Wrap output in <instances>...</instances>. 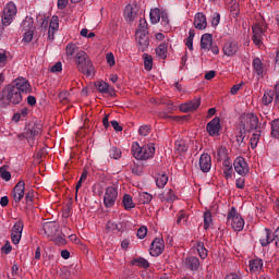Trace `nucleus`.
<instances>
[{
	"label": "nucleus",
	"mask_w": 279,
	"mask_h": 279,
	"mask_svg": "<svg viewBox=\"0 0 279 279\" xmlns=\"http://www.w3.org/2000/svg\"><path fill=\"white\" fill-rule=\"evenodd\" d=\"M274 97H276V93L274 90L265 92L262 102L264 106H269L270 104H274Z\"/></svg>",
	"instance_id": "nucleus-30"
},
{
	"label": "nucleus",
	"mask_w": 279,
	"mask_h": 279,
	"mask_svg": "<svg viewBox=\"0 0 279 279\" xmlns=\"http://www.w3.org/2000/svg\"><path fill=\"white\" fill-rule=\"evenodd\" d=\"M132 265H136L137 267H142L143 269H148L149 262L143 257H137L133 259Z\"/></svg>",
	"instance_id": "nucleus-36"
},
{
	"label": "nucleus",
	"mask_w": 279,
	"mask_h": 279,
	"mask_svg": "<svg viewBox=\"0 0 279 279\" xmlns=\"http://www.w3.org/2000/svg\"><path fill=\"white\" fill-rule=\"evenodd\" d=\"M165 252V240L162 238H155L150 244V256H160Z\"/></svg>",
	"instance_id": "nucleus-12"
},
{
	"label": "nucleus",
	"mask_w": 279,
	"mask_h": 279,
	"mask_svg": "<svg viewBox=\"0 0 279 279\" xmlns=\"http://www.w3.org/2000/svg\"><path fill=\"white\" fill-rule=\"evenodd\" d=\"M135 36H136V40L138 43V50L140 51H147V49L149 47V35H148V33L136 32Z\"/></svg>",
	"instance_id": "nucleus-16"
},
{
	"label": "nucleus",
	"mask_w": 279,
	"mask_h": 279,
	"mask_svg": "<svg viewBox=\"0 0 279 279\" xmlns=\"http://www.w3.org/2000/svg\"><path fill=\"white\" fill-rule=\"evenodd\" d=\"M210 47H213V35L204 34L201 38V49H204V51H210Z\"/></svg>",
	"instance_id": "nucleus-25"
},
{
	"label": "nucleus",
	"mask_w": 279,
	"mask_h": 279,
	"mask_svg": "<svg viewBox=\"0 0 279 279\" xmlns=\"http://www.w3.org/2000/svg\"><path fill=\"white\" fill-rule=\"evenodd\" d=\"M227 225L234 230V232H241L245 228V220L236 210V207H232L227 215Z\"/></svg>",
	"instance_id": "nucleus-5"
},
{
	"label": "nucleus",
	"mask_w": 279,
	"mask_h": 279,
	"mask_svg": "<svg viewBox=\"0 0 279 279\" xmlns=\"http://www.w3.org/2000/svg\"><path fill=\"white\" fill-rule=\"evenodd\" d=\"M160 9H153L150 10L149 16H150V23L153 25H156L157 23H160Z\"/></svg>",
	"instance_id": "nucleus-34"
},
{
	"label": "nucleus",
	"mask_w": 279,
	"mask_h": 279,
	"mask_svg": "<svg viewBox=\"0 0 279 279\" xmlns=\"http://www.w3.org/2000/svg\"><path fill=\"white\" fill-rule=\"evenodd\" d=\"M248 269L251 274H259L263 271V259L255 258L248 262Z\"/></svg>",
	"instance_id": "nucleus-24"
},
{
	"label": "nucleus",
	"mask_w": 279,
	"mask_h": 279,
	"mask_svg": "<svg viewBox=\"0 0 279 279\" xmlns=\"http://www.w3.org/2000/svg\"><path fill=\"white\" fill-rule=\"evenodd\" d=\"M252 40L256 47L263 46V40L267 36V23L264 20L256 21L252 26Z\"/></svg>",
	"instance_id": "nucleus-4"
},
{
	"label": "nucleus",
	"mask_w": 279,
	"mask_h": 279,
	"mask_svg": "<svg viewBox=\"0 0 279 279\" xmlns=\"http://www.w3.org/2000/svg\"><path fill=\"white\" fill-rule=\"evenodd\" d=\"M109 156L113 158V160H119V158H121V149L111 147L109 150Z\"/></svg>",
	"instance_id": "nucleus-44"
},
{
	"label": "nucleus",
	"mask_w": 279,
	"mask_h": 279,
	"mask_svg": "<svg viewBox=\"0 0 279 279\" xmlns=\"http://www.w3.org/2000/svg\"><path fill=\"white\" fill-rule=\"evenodd\" d=\"M151 132V128L149 125H142L138 129V134L141 136H147Z\"/></svg>",
	"instance_id": "nucleus-51"
},
{
	"label": "nucleus",
	"mask_w": 279,
	"mask_h": 279,
	"mask_svg": "<svg viewBox=\"0 0 279 279\" xmlns=\"http://www.w3.org/2000/svg\"><path fill=\"white\" fill-rule=\"evenodd\" d=\"M132 154L136 160H149V158H154L156 147L151 143L141 147V145L135 142L132 145Z\"/></svg>",
	"instance_id": "nucleus-3"
},
{
	"label": "nucleus",
	"mask_w": 279,
	"mask_h": 279,
	"mask_svg": "<svg viewBox=\"0 0 279 279\" xmlns=\"http://www.w3.org/2000/svg\"><path fill=\"white\" fill-rule=\"evenodd\" d=\"M136 32H141V34H148L147 31V20L145 19H140V24H138V28Z\"/></svg>",
	"instance_id": "nucleus-42"
},
{
	"label": "nucleus",
	"mask_w": 279,
	"mask_h": 279,
	"mask_svg": "<svg viewBox=\"0 0 279 279\" xmlns=\"http://www.w3.org/2000/svg\"><path fill=\"white\" fill-rule=\"evenodd\" d=\"M174 149L175 151H179V154H184L189 151V146H186V142L184 140H178L174 143Z\"/></svg>",
	"instance_id": "nucleus-32"
},
{
	"label": "nucleus",
	"mask_w": 279,
	"mask_h": 279,
	"mask_svg": "<svg viewBox=\"0 0 279 279\" xmlns=\"http://www.w3.org/2000/svg\"><path fill=\"white\" fill-rule=\"evenodd\" d=\"M160 19H161V24L169 25V15L167 13L162 12L160 15Z\"/></svg>",
	"instance_id": "nucleus-62"
},
{
	"label": "nucleus",
	"mask_w": 279,
	"mask_h": 279,
	"mask_svg": "<svg viewBox=\"0 0 279 279\" xmlns=\"http://www.w3.org/2000/svg\"><path fill=\"white\" fill-rule=\"evenodd\" d=\"M144 68L146 71H151L154 66V59L150 54L144 53Z\"/></svg>",
	"instance_id": "nucleus-37"
},
{
	"label": "nucleus",
	"mask_w": 279,
	"mask_h": 279,
	"mask_svg": "<svg viewBox=\"0 0 279 279\" xmlns=\"http://www.w3.org/2000/svg\"><path fill=\"white\" fill-rule=\"evenodd\" d=\"M194 27L201 31L208 27V22L206 21V15H204V13H196L194 17Z\"/></svg>",
	"instance_id": "nucleus-23"
},
{
	"label": "nucleus",
	"mask_w": 279,
	"mask_h": 279,
	"mask_svg": "<svg viewBox=\"0 0 279 279\" xmlns=\"http://www.w3.org/2000/svg\"><path fill=\"white\" fill-rule=\"evenodd\" d=\"M275 106L279 108V85H276Z\"/></svg>",
	"instance_id": "nucleus-64"
},
{
	"label": "nucleus",
	"mask_w": 279,
	"mask_h": 279,
	"mask_svg": "<svg viewBox=\"0 0 279 279\" xmlns=\"http://www.w3.org/2000/svg\"><path fill=\"white\" fill-rule=\"evenodd\" d=\"M253 71L258 77H265V64L260 58H255L252 63Z\"/></svg>",
	"instance_id": "nucleus-21"
},
{
	"label": "nucleus",
	"mask_w": 279,
	"mask_h": 279,
	"mask_svg": "<svg viewBox=\"0 0 279 279\" xmlns=\"http://www.w3.org/2000/svg\"><path fill=\"white\" fill-rule=\"evenodd\" d=\"M178 197L175 196V193H173V190H168L166 193V202L169 204H173Z\"/></svg>",
	"instance_id": "nucleus-46"
},
{
	"label": "nucleus",
	"mask_w": 279,
	"mask_h": 279,
	"mask_svg": "<svg viewBox=\"0 0 279 279\" xmlns=\"http://www.w3.org/2000/svg\"><path fill=\"white\" fill-rule=\"evenodd\" d=\"M106 60L107 64H109L110 66H114V64H117V61L114 60V53L112 52H108L106 54Z\"/></svg>",
	"instance_id": "nucleus-52"
},
{
	"label": "nucleus",
	"mask_w": 279,
	"mask_h": 279,
	"mask_svg": "<svg viewBox=\"0 0 279 279\" xmlns=\"http://www.w3.org/2000/svg\"><path fill=\"white\" fill-rule=\"evenodd\" d=\"M223 170V175L226 178V180H230V178H232V166H227V168H222Z\"/></svg>",
	"instance_id": "nucleus-53"
},
{
	"label": "nucleus",
	"mask_w": 279,
	"mask_h": 279,
	"mask_svg": "<svg viewBox=\"0 0 279 279\" xmlns=\"http://www.w3.org/2000/svg\"><path fill=\"white\" fill-rule=\"evenodd\" d=\"M245 83L241 82L239 84H235L231 87V95H236L239 93V90H241V87L244 85Z\"/></svg>",
	"instance_id": "nucleus-57"
},
{
	"label": "nucleus",
	"mask_w": 279,
	"mask_h": 279,
	"mask_svg": "<svg viewBox=\"0 0 279 279\" xmlns=\"http://www.w3.org/2000/svg\"><path fill=\"white\" fill-rule=\"evenodd\" d=\"M199 167L203 173H208V171H210L213 167V159L210 158V155L208 154L201 155Z\"/></svg>",
	"instance_id": "nucleus-19"
},
{
	"label": "nucleus",
	"mask_w": 279,
	"mask_h": 279,
	"mask_svg": "<svg viewBox=\"0 0 279 279\" xmlns=\"http://www.w3.org/2000/svg\"><path fill=\"white\" fill-rule=\"evenodd\" d=\"M21 27L24 32H29L31 29H36L34 26V19L31 16H26L25 20L22 22Z\"/></svg>",
	"instance_id": "nucleus-29"
},
{
	"label": "nucleus",
	"mask_w": 279,
	"mask_h": 279,
	"mask_svg": "<svg viewBox=\"0 0 279 279\" xmlns=\"http://www.w3.org/2000/svg\"><path fill=\"white\" fill-rule=\"evenodd\" d=\"M44 233L46 236H56L60 231V226L56 222H45L43 227Z\"/></svg>",
	"instance_id": "nucleus-20"
},
{
	"label": "nucleus",
	"mask_w": 279,
	"mask_h": 279,
	"mask_svg": "<svg viewBox=\"0 0 279 279\" xmlns=\"http://www.w3.org/2000/svg\"><path fill=\"white\" fill-rule=\"evenodd\" d=\"M16 16V4L9 2L3 9L2 24L8 26L12 23V20Z\"/></svg>",
	"instance_id": "nucleus-9"
},
{
	"label": "nucleus",
	"mask_w": 279,
	"mask_h": 279,
	"mask_svg": "<svg viewBox=\"0 0 279 279\" xmlns=\"http://www.w3.org/2000/svg\"><path fill=\"white\" fill-rule=\"evenodd\" d=\"M147 236V227H141L137 230V238L138 239H145Z\"/></svg>",
	"instance_id": "nucleus-54"
},
{
	"label": "nucleus",
	"mask_w": 279,
	"mask_h": 279,
	"mask_svg": "<svg viewBox=\"0 0 279 279\" xmlns=\"http://www.w3.org/2000/svg\"><path fill=\"white\" fill-rule=\"evenodd\" d=\"M234 171L238 175H247L250 173V166L247 165V161H245V158L243 157H236L233 161Z\"/></svg>",
	"instance_id": "nucleus-10"
},
{
	"label": "nucleus",
	"mask_w": 279,
	"mask_h": 279,
	"mask_svg": "<svg viewBox=\"0 0 279 279\" xmlns=\"http://www.w3.org/2000/svg\"><path fill=\"white\" fill-rule=\"evenodd\" d=\"M58 27H60L59 19L58 16H52L49 25V28L52 29V34H56V32H58Z\"/></svg>",
	"instance_id": "nucleus-43"
},
{
	"label": "nucleus",
	"mask_w": 279,
	"mask_h": 279,
	"mask_svg": "<svg viewBox=\"0 0 279 279\" xmlns=\"http://www.w3.org/2000/svg\"><path fill=\"white\" fill-rule=\"evenodd\" d=\"M23 221H17L14 223L11 230V241L14 245H19L21 243V239L23 236Z\"/></svg>",
	"instance_id": "nucleus-11"
},
{
	"label": "nucleus",
	"mask_w": 279,
	"mask_h": 279,
	"mask_svg": "<svg viewBox=\"0 0 279 279\" xmlns=\"http://www.w3.org/2000/svg\"><path fill=\"white\" fill-rule=\"evenodd\" d=\"M245 132H247L246 130L243 131V128H241L240 130V134L236 136V142L241 145V143H243V141H245Z\"/></svg>",
	"instance_id": "nucleus-58"
},
{
	"label": "nucleus",
	"mask_w": 279,
	"mask_h": 279,
	"mask_svg": "<svg viewBox=\"0 0 279 279\" xmlns=\"http://www.w3.org/2000/svg\"><path fill=\"white\" fill-rule=\"evenodd\" d=\"M240 47L239 41L229 40L223 45L222 51L225 56L232 57L239 53Z\"/></svg>",
	"instance_id": "nucleus-15"
},
{
	"label": "nucleus",
	"mask_w": 279,
	"mask_h": 279,
	"mask_svg": "<svg viewBox=\"0 0 279 279\" xmlns=\"http://www.w3.org/2000/svg\"><path fill=\"white\" fill-rule=\"evenodd\" d=\"M98 93L108 94L110 93V85L104 81L96 84Z\"/></svg>",
	"instance_id": "nucleus-40"
},
{
	"label": "nucleus",
	"mask_w": 279,
	"mask_h": 279,
	"mask_svg": "<svg viewBox=\"0 0 279 279\" xmlns=\"http://www.w3.org/2000/svg\"><path fill=\"white\" fill-rule=\"evenodd\" d=\"M260 138V133H254L251 137V147L252 149H255L258 145V141Z\"/></svg>",
	"instance_id": "nucleus-48"
},
{
	"label": "nucleus",
	"mask_w": 279,
	"mask_h": 279,
	"mask_svg": "<svg viewBox=\"0 0 279 279\" xmlns=\"http://www.w3.org/2000/svg\"><path fill=\"white\" fill-rule=\"evenodd\" d=\"M221 21V15L217 12L213 13L211 15V25L213 27H217Z\"/></svg>",
	"instance_id": "nucleus-50"
},
{
	"label": "nucleus",
	"mask_w": 279,
	"mask_h": 279,
	"mask_svg": "<svg viewBox=\"0 0 279 279\" xmlns=\"http://www.w3.org/2000/svg\"><path fill=\"white\" fill-rule=\"evenodd\" d=\"M195 38V29L189 31V37L185 39V45L190 51H193V39Z\"/></svg>",
	"instance_id": "nucleus-39"
},
{
	"label": "nucleus",
	"mask_w": 279,
	"mask_h": 279,
	"mask_svg": "<svg viewBox=\"0 0 279 279\" xmlns=\"http://www.w3.org/2000/svg\"><path fill=\"white\" fill-rule=\"evenodd\" d=\"M199 106H202V98H194L193 100L182 104L180 110L181 112H193L199 108Z\"/></svg>",
	"instance_id": "nucleus-17"
},
{
	"label": "nucleus",
	"mask_w": 279,
	"mask_h": 279,
	"mask_svg": "<svg viewBox=\"0 0 279 279\" xmlns=\"http://www.w3.org/2000/svg\"><path fill=\"white\" fill-rule=\"evenodd\" d=\"M5 64H8V54L0 52V66H5Z\"/></svg>",
	"instance_id": "nucleus-60"
},
{
	"label": "nucleus",
	"mask_w": 279,
	"mask_h": 279,
	"mask_svg": "<svg viewBox=\"0 0 279 279\" xmlns=\"http://www.w3.org/2000/svg\"><path fill=\"white\" fill-rule=\"evenodd\" d=\"M206 130L209 136H219V132H221V119L219 117L214 118L207 123Z\"/></svg>",
	"instance_id": "nucleus-13"
},
{
	"label": "nucleus",
	"mask_w": 279,
	"mask_h": 279,
	"mask_svg": "<svg viewBox=\"0 0 279 279\" xmlns=\"http://www.w3.org/2000/svg\"><path fill=\"white\" fill-rule=\"evenodd\" d=\"M40 134H43V123L35 122L33 125L28 124L25 128L23 136L24 138H27V141H34V138H38Z\"/></svg>",
	"instance_id": "nucleus-8"
},
{
	"label": "nucleus",
	"mask_w": 279,
	"mask_h": 279,
	"mask_svg": "<svg viewBox=\"0 0 279 279\" xmlns=\"http://www.w3.org/2000/svg\"><path fill=\"white\" fill-rule=\"evenodd\" d=\"M155 182L158 189H165V186H167V182H169V175L165 172H159L155 177Z\"/></svg>",
	"instance_id": "nucleus-26"
},
{
	"label": "nucleus",
	"mask_w": 279,
	"mask_h": 279,
	"mask_svg": "<svg viewBox=\"0 0 279 279\" xmlns=\"http://www.w3.org/2000/svg\"><path fill=\"white\" fill-rule=\"evenodd\" d=\"M138 16V7L128 4L124 9V19L128 23H132Z\"/></svg>",
	"instance_id": "nucleus-18"
},
{
	"label": "nucleus",
	"mask_w": 279,
	"mask_h": 279,
	"mask_svg": "<svg viewBox=\"0 0 279 279\" xmlns=\"http://www.w3.org/2000/svg\"><path fill=\"white\" fill-rule=\"evenodd\" d=\"M32 40H34V29L25 31L23 41L32 43Z\"/></svg>",
	"instance_id": "nucleus-47"
},
{
	"label": "nucleus",
	"mask_w": 279,
	"mask_h": 279,
	"mask_svg": "<svg viewBox=\"0 0 279 279\" xmlns=\"http://www.w3.org/2000/svg\"><path fill=\"white\" fill-rule=\"evenodd\" d=\"M240 128H242L243 131H247V129L258 130V117H256L254 113H246L245 116H242Z\"/></svg>",
	"instance_id": "nucleus-6"
},
{
	"label": "nucleus",
	"mask_w": 279,
	"mask_h": 279,
	"mask_svg": "<svg viewBox=\"0 0 279 279\" xmlns=\"http://www.w3.org/2000/svg\"><path fill=\"white\" fill-rule=\"evenodd\" d=\"M76 69L87 77L95 75V65L85 51H80L75 56Z\"/></svg>",
	"instance_id": "nucleus-2"
},
{
	"label": "nucleus",
	"mask_w": 279,
	"mask_h": 279,
	"mask_svg": "<svg viewBox=\"0 0 279 279\" xmlns=\"http://www.w3.org/2000/svg\"><path fill=\"white\" fill-rule=\"evenodd\" d=\"M0 178L5 182H10L12 180V173L5 169V166L0 167Z\"/></svg>",
	"instance_id": "nucleus-41"
},
{
	"label": "nucleus",
	"mask_w": 279,
	"mask_h": 279,
	"mask_svg": "<svg viewBox=\"0 0 279 279\" xmlns=\"http://www.w3.org/2000/svg\"><path fill=\"white\" fill-rule=\"evenodd\" d=\"M213 226V213L205 211L204 213V228L205 230H208Z\"/></svg>",
	"instance_id": "nucleus-38"
},
{
	"label": "nucleus",
	"mask_w": 279,
	"mask_h": 279,
	"mask_svg": "<svg viewBox=\"0 0 279 279\" xmlns=\"http://www.w3.org/2000/svg\"><path fill=\"white\" fill-rule=\"evenodd\" d=\"M196 250L202 260H205V258H208V250L206 248V246H204V242H197Z\"/></svg>",
	"instance_id": "nucleus-31"
},
{
	"label": "nucleus",
	"mask_w": 279,
	"mask_h": 279,
	"mask_svg": "<svg viewBox=\"0 0 279 279\" xmlns=\"http://www.w3.org/2000/svg\"><path fill=\"white\" fill-rule=\"evenodd\" d=\"M122 204H123V208L126 210H132V208H136V204H134V199L130 194H124L122 198Z\"/></svg>",
	"instance_id": "nucleus-28"
},
{
	"label": "nucleus",
	"mask_w": 279,
	"mask_h": 279,
	"mask_svg": "<svg viewBox=\"0 0 279 279\" xmlns=\"http://www.w3.org/2000/svg\"><path fill=\"white\" fill-rule=\"evenodd\" d=\"M119 230V225L112 220H109L106 225V232H114Z\"/></svg>",
	"instance_id": "nucleus-45"
},
{
	"label": "nucleus",
	"mask_w": 279,
	"mask_h": 279,
	"mask_svg": "<svg viewBox=\"0 0 279 279\" xmlns=\"http://www.w3.org/2000/svg\"><path fill=\"white\" fill-rule=\"evenodd\" d=\"M271 128V136L272 138H277L279 141V119H275L270 122Z\"/></svg>",
	"instance_id": "nucleus-33"
},
{
	"label": "nucleus",
	"mask_w": 279,
	"mask_h": 279,
	"mask_svg": "<svg viewBox=\"0 0 279 279\" xmlns=\"http://www.w3.org/2000/svg\"><path fill=\"white\" fill-rule=\"evenodd\" d=\"M202 264L199 263V258L195 256H190L185 258V267L190 269V271H198Z\"/></svg>",
	"instance_id": "nucleus-22"
},
{
	"label": "nucleus",
	"mask_w": 279,
	"mask_h": 279,
	"mask_svg": "<svg viewBox=\"0 0 279 279\" xmlns=\"http://www.w3.org/2000/svg\"><path fill=\"white\" fill-rule=\"evenodd\" d=\"M75 49H77V46H75V44H69L66 46V54L73 56L75 53Z\"/></svg>",
	"instance_id": "nucleus-55"
},
{
	"label": "nucleus",
	"mask_w": 279,
	"mask_h": 279,
	"mask_svg": "<svg viewBox=\"0 0 279 279\" xmlns=\"http://www.w3.org/2000/svg\"><path fill=\"white\" fill-rule=\"evenodd\" d=\"M236 189H245V179L239 178L235 180Z\"/></svg>",
	"instance_id": "nucleus-61"
},
{
	"label": "nucleus",
	"mask_w": 279,
	"mask_h": 279,
	"mask_svg": "<svg viewBox=\"0 0 279 279\" xmlns=\"http://www.w3.org/2000/svg\"><path fill=\"white\" fill-rule=\"evenodd\" d=\"M35 198H36V193L34 192V190L26 192L25 194L26 204L34 203Z\"/></svg>",
	"instance_id": "nucleus-49"
},
{
	"label": "nucleus",
	"mask_w": 279,
	"mask_h": 279,
	"mask_svg": "<svg viewBox=\"0 0 279 279\" xmlns=\"http://www.w3.org/2000/svg\"><path fill=\"white\" fill-rule=\"evenodd\" d=\"M27 90H29V82L16 80L14 84H9L3 88L0 99L13 104V106H19L23 101V93H27Z\"/></svg>",
	"instance_id": "nucleus-1"
},
{
	"label": "nucleus",
	"mask_w": 279,
	"mask_h": 279,
	"mask_svg": "<svg viewBox=\"0 0 279 279\" xmlns=\"http://www.w3.org/2000/svg\"><path fill=\"white\" fill-rule=\"evenodd\" d=\"M111 126L116 132H123V126H120L119 121L117 120L111 121Z\"/></svg>",
	"instance_id": "nucleus-59"
},
{
	"label": "nucleus",
	"mask_w": 279,
	"mask_h": 279,
	"mask_svg": "<svg viewBox=\"0 0 279 279\" xmlns=\"http://www.w3.org/2000/svg\"><path fill=\"white\" fill-rule=\"evenodd\" d=\"M119 197V190L114 185L108 186L105 191L104 204L106 208H112L117 204Z\"/></svg>",
	"instance_id": "nucleus-7"
},
{
	"label": "nucleus",
	"mask_w": 279,
	"mask_h": 279,
	"mask_svg": "<svg viewBox=\"0 0 279 279\" xmlns=\"http://www.w3.org/2000/svg\"><path fill=\"white\" fill-rule=\"evenodd\" d=\"M12 197H13L15 204H19V202H21V199H23V197H25V181L24 180H20L17 182V184H15V186L13 187V191H12Z\"/></svg>",
	"instance_id": "nucleus-14"
},
{
	"label": "nucleus",
	"mask_w": 279,
	"mask_h": 279,
	"mask_svg": "<svg viewBox=\"0 0 279 279\" xmlns=\"http://www.w3.org/2000/svg\"><path fill=\"white\" fill-rule=\"evenodd\" d=\"M177 223L179 226H182V223H186V214H180L178 217Z\"/></svg>",
	"instance_id": "nucleus-63"
},
{
	"label": "nucleus",
	"mask_w": 279,
	"mask_h": 279,
	"mask_svg": "<svg viewBox=\"0 0 279 279\" xmlns=\"http://www.w3.org/2000/svg\"><path fill=\"white\" fill-rule=\"evenodd\" d=\"M154 199V196L147 192H140L138 193V202L140 204H149Z\"/></svg>",
	"instance_id": "nucleus-35"
},
{
	"label": "nucleus",
	"mask_w": 279,
	"mask_h": 279,
	"mask_svg": "<svg viewBox=\"0 0 279 279\" xmlns=\"http://www.w3.org/2000/svg\"><path fill=\"white\" fill-rule=\"evenodd\" d=\"M169 49V44L167 43H161L157 48H156V53L157 57L160 58L161 60H167V52Z\"/></svg>",
	"instance_id": "nucleus-27"
},
{
	"label": "nucleus",
	"mask_w": 279,
	"mask_h": 279,
	"mask_svg": "<svg viewBox=\"0 0 279 279\" xmlns=\"http://www.w3.org/2000/svg\"><path fill=\"white\" fill-rule=\"evenodd\" d=\"M51 73H60L62 72V62H57L50 69Z\"/></svg>",
	"instance_id": "nucleus-56"
}]
</instances>
